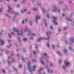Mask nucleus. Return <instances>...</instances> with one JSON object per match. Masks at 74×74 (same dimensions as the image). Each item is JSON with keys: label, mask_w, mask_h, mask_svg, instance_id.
Listing matches in <instances>:
<instances>
[{"label": "nucleus", "mask_w": 74, "mask_h": 74, "mask_svg": "<svg viewBox=\"0 0 74 74\" xmlns=\"http://www.w3.org/2000/svg\"><path fill=\"white\" fill-rule=\"evenodd\" d=\"M57 53L58 54V55H61V54L59 52H58Z\"/></svg>", "instance_id": "9"}, {"label": "nucleus", "mask_w": 74, "mask_h": 74, "mask_svg": "<svg viewBox=\"0 0 74 74\" xmlns=\"http://www.w3.org/2000/svg\"><path fill=\"white\" fill-rule=\"evenodd\" d=\"M53 18L54 20H56V19H57V18L55 17H53Z\"/></svg>", "instance_id": "13"}, {"label": "nucleus", "mask_w": 74, "mask_h": 74, "mask_svg": "<svg viewBox=\"0 0 74 74\" xmlns=\"http://www.w3.org/2000/svg\"><path fill=\"white\" fill-rule=\"evenodd\" d=\"M33 53L34 54H36V52L35 51H34Z\"/></svg>", "instance_id": "42"}, {"label": "nucleus", "mask_w": 74, "mask_h": 74, "mask_svg": "<svg viewBox=\"0 0 74 74\" xmlns=\"http://www.w3.org/2000/svg\"><path fill=\"white\" fill-rule=\"evenodd\" d=\"M50 28L51 30H52V29H53V27L51 26L50 27Z\"/></svg>", "instance_id": "14"}, {"label": "nucleus", "mask_w": 74, "mask_h": 74, "mask_svg": "<svg viewBox=\"0 0 74 74\" xmlns=\"http://www.w3.org/2000/svg\"><path fill=\"white\" fill-rule=\"evenodd\" d=\"M36 23H37V19H40V17H37V15H36Z\"/></svg>", "instance_id": "4"}, {"label": "nucleus", "mask_w": 74, "mask_h": 74, "mask_svg": "<svg viewBox=\"0 0 74 74\" xmlns=\"http://www.w3.org/2000/svg\"><path fill=\"white\" fill-rule=\"evenodd\" d=\"M51 73H53V71H51Z\"/></svg>", "instance_id": "51"}, {"label": "nucleus", "mask_w": 74, "mask_h": 74, "mask_svg": "<svg viewBox=\"0 0 74 74\" xmlns=\"http://www.w3.org/2000/svg\"><path fill=\"white\" fill-rule=\"evenodd\" d=\"M52 47H53V48H55V45H52Z\"/></svg>", "instance_id": "28"}, {"label": "nucleus", "mask_w": 74, "mask_h": 74, "mask_svg": "<svg viewBox=\"0 0 74 74\" xmlns=\"http://www.w3.org/2000/svg\"><path fill=\"white\" fill-rule=\"evenodd\" d=\"M17 56H18V57H19V55L18 54L17 55Z\"/></svg>", "instance_id": "58"}, {"label": "nucleus", "mask_w": 74, "mask_h": 74, "mask_svg": "<svg viewBox=\"0 0 74 74\" xmlns=\"http://www.w3.org/2000/svg\"><path fill=\"white\" fill-rule=\"evenodd\" d=\"M52 65H53V64H50V66H52Z\"/></svg>", "instance_id": "48"}, {"label": "nucleus", "mask_w": 74, "mask_h": 74, "mask_svg": "<svg viewBox=\"0 0 74 74\" xmlns=\"http://www.w3.org/2000/svg\"><path fill=\"white\" fill-rule=\"evenodd\" d=\"M8 42L10 43V40H8Z\"/></svg>", "instance_id": "45"}, {"label": "nucleus", "mask_w": 74, "mask_h": 74, "mask_svg": "<svg viewBox=\"0 0 74 74\" xmlns=\"http://www.w3.org/2000/svg\"><path fill=\"white\" fill-rule=\"evenodd\" d=\"M7 12H10V10H8L7 11Z\"/></svg>", "instance_id": "46"}, {"label": "nucleus", "mask_w": 74, "mask_h": 74, "mask_svg": "<svg viewBox=\"0 0 74 74\" xmlns=\"http://www.w3.org/2000/svg\"><path fill=\"white\" fill-rule=\"evenodd\" d=\"M27 29H25V31H24V32H26V31H27Z\"/></svg>", "instance_id": "53"}, {"label": "nucleus", "mask_w": 74, "mask_h": 74, "mask_svg": "<svg viewBox=\"0 0 74 74\" xmlns=\"http://www.w3.org/2000/svg\"><path fill=\"white\" fill-rule=\"evenodd\" d=\"M33 11H36V10H37V8H34L33 9Z\"/></svg>", "instance_id": "16"}, {"label": "nucleus", "mask_w": 74, "mask_h": 74, "mask_svg": "<svg viewBox=\"0 0 74 74\" xmlns=\"http://www.w3.org/2000/svg\"><path fill=\"white\" fill-rule=\"evenodd\" d=\"M0 34H1V36L2 35V34H1V32H0Z\"/></svg>", "instance_id": "59"}, {"label": "nucleus", "mask_w": 74, "mask_h": 74, "mask_svg": "<svg viewBox=\"0 0 74 74\" xmlns=\"http://www.w3.org/2000/svg\"><path fill=\"white\" fill-rule=\"evenodd\" d=\"M36 61V60H33V62H35Z\"/></svg>", "instance_id": "56"}, {"label": "nucleus", "mask_w": 74, "mask_h": 74, "mask_svg": "<svg viewBox=\"0 0 74 74\" xmlns=\"http://www.w3.org/2000/svg\"><path fill=\"white\" fill-rule=\"evenodd\" d=\"M67 29V28L66 27H65L64 28V30H66V29Z\"/></svg>", "instance_id": "40"}, {"label": "nucleus", "mask_w": 74, "mask_h": 74, "mask_svg": "<svg viewBox=\"0 0 74 74\" xmlns=\"http://www.w3.org/2000/svg\"><path fill=\"white\" fill-rule=\"evenodd\" d=\"M8 48H9V46H8Z\"/></svg>", "instance_id": "63"}, {"label": "nucleus", "mask_w": 74, "mask_h": 74, "mask_svg": "<svg viewBox=\"0 0 74 74\" xmlns=\"http://www.w3.org/2000/svg\"><path fill=\"white\" fill-rule=\"evenodd\" d=\"M69 41L71 42V41L72 42H74V39H73V38H71L69 40Z\"/></svg>", "instance_id": "5"}, {"label": "nucleus", "mask_w": 74, "mask_h": 74, "mask_svg": "<svg viewBox=\"0 0 74 74\" xmlns=\"http://www.w3.org/2000/svg\"><path fill=\"white\" fill-rule=\"evenodd\" d=\"M24 11H26V9H25L21 11V13H23V12H24Z\"/></svg>", "instance_id": "7"}, {"label": "nucleus", "mask_w": 74, "mask_h": 74, "mask_svg": "<svg viewBox=\"0 0 74 74\" xmlns=\"http://www.w3.org/2000/svg\"><path fill=\"white\" fill-rule=\"evenodd\" d=\"M13 29V31H14V32H17V33L19 35H20V36H21V34H20L18 32V30L17 29H15V28H14Z\"/></svg>", "instance_id": "3"}, {"label": "nucleus", "mask_w": 74, "mask_h": 74, "mask_svg": "<svg viewBox=\"0 0 74 74\" xmlns=\"http://www.w3.org/2000/svg\"><path fill=\"white\" fill-rule=\"evenodd\" d=\"M31 40H32L33 39V37H32L31 38Z\"/></svg>", "instance_id": "61"}, {"label": "nucleus", "mask_w": 74, "mask_h": 74, "mask_svg": "<svg viewBox=\"0 0 74 74\" xmlns=\"http://www.w3.org/2000/svg\"><path fill=\"white\" fill-rule=\"evenodd\" d=\"M8 10H11V8L10 6L8 7Z\"/></svg>", "instance_id": "15"}, {"label": "nucleus", "mask_w": 74, "mask_h": 74, "mask_svg": "<svg viewBox=\"0 0 74 74\" xmlns=\"http://www.w3.org/2000/svg\"><path fill=\"white\" fill-rule=\"evenodd\" d=\"M69 2L70 3H72V2H71V1H69Z\"/></svg>", "instance_id": "55"}, {"label": "nucleus", "mask_w": 74, "mask_h": 74, "mask_svg": "<svg viewBox=\"0 0 74 74\" xmlns=\"http://www.w3.org/2000/svg\"><path fill=\"white\" fill-rule=\"evenodd\" d=\"M46 34L47 35H48V34H49V33H48V32H47L46 33Z\"/></svg>", "instance_id": "52"}, {"label": "nucleus", "mask_w": 74, "mask_h": 74, "mask_svg": "<svg viewBox=\"0 0 74 74\" xmlns=\"http://www.w3.org/2000/svg\"><path fill=\"white\" fill-rule=\"evenodd\" d=\"M12 34H13V35H14L15 34H14V32H12Z\"/></svg>", "instance_id": "37"}, {"label": "nucleus", "mask_w": 74, "mask_h": 74, "mask_svg": "<svg viewBox=\"0 0 74 74\" xmlns=\"http://www.w3.org/2000/svg\"><path fill=\"white\" fill-rule=\"evenodd\" d=\"M63 68L64 69V68H65V67H64V66H63Z\"/></svg>", "instance_id": "49"}, {"label": "nucleus", "mask_w": 74, "mask_h": 74, "mask_svg": "<svg viewBox=\"0 0 74 74\" xmlns=\"http://www.w3.org/2000/svg\"><path fill=\"white\" fill-rule=\"evenodd\" d=\"M67 20L69 21H70V22H71L72 21V20L71 19H67Z\"/></svg>", "instance_id": "21"}, {"label": "nucleus", "mask_w": 74, "mask_h": 74, "mask_svg": "<svg viewBox=\"0 0 74 74\" xmlns=\"http://www.w3.org/2000/svg\"><path fill=\"white\" fill-rule=\"evenodd\" d=\"M61 63V61H59V63Z\"/></svg>", "instance_id": "44"}, {"label": "nucleus", "mask_w": 74, "mask_h": 74, "mask_svg": "<svg viewBox=\"0 0 74 74\" xmlns=\"http://www.w3.org/2000/svg\"><path fill=\"white\" fill-rule=\"evenodd\" d=\"M25 21H26V22H27V19H25Z\"/></svg>", "instance_id": "64"}, {"label": "nucleus", "mask_w": 74, "mask_h": 74, "mask_svg": "<svg viewBox=\"0 0 74 74\" xmlns=\"http://www.w3.org/2000/svg\"><path fill=\"white\" fill-rule=\"evenodd\" d=\"M56 11V10H55L53 11V12H55V11Z\"/></svg>", "instance_id": "57"}, {"label": "nucleus", "mask_w": 74, "mask_h": 74, "mask_svg": "<svg viewBox=\"0 0 74 74\" xmlns=\"http://www.w3.org/2000/svg\"><path fill=\"white\" fill-rule=\"evenodd\" d=\"M10 58H11V57H10V56H9L8 57V59H10Z\"/></svg>", "instance_id": "47"}, {"label": "nucleus", "mask_w": 74, "mask_h": 74, "mask_svg": "<svg viewBox=\"0 0 74 74\" xmlns=\"http://www.w3.org/2000/svg\"><path fill=\"white\" fill-rule=\"evenodd\" d=\"M27 40V39H26V38H25V39H23V41H26Z\"/></svg>", "instance_id": "11"}, {"label": "nucleus", "mask_w": 74, "mask_h": 74, "mask_svg": "<svg viewBox=\"0 0 74 74\" xmlns=\"http://www.w3.org/2000/svg\"><path fill=\"white\" fill-rule=\"evenodd\" d=\"M58 32H60V29H58Z\"/></svg>", "instance_id": "41"}, {"label": "nucleus", "mask_w": 74, "mask_h": 74, "mask_svg": "<svg viewBox=\"0 0 74 74\" xmlns=\"http://www.w3.org/2000/svg\"><path fill=\"white\" fill-rule=\"evenodd\" d=\"M29 71H30V72H32V70H31V69H30V67H29Z\"/></svg>", "instance_id": "18"}, {"label": "nucleus", "mask_w": 74, "mask_h": 74, "mask_svg": "<svg viewBox=\"0 0 74 74\" xmlns=\"http://www.w3.org/2000/svg\"><path fill=\"white\" fill-rule=\"evenodd\" d=\"M22 59L23 60V61L24 62H25V60H24V58H22Z\"/></svg>", "instance_id": "27"}, {"label": "nucleus", "mask_w": 74, "mask_h": 74, "mask_svg": "<svg viewBox=\"0 0 74 74\" xmlns=\"http://www.w3.org/2000/svg\"><path fill=\"white\" fill-rule=\"evenodd\" d=\"M3 9V8H1L0 9V11H1V10H2V9Z\"/></svg>", "instance_id": "32"}, {"label": "nucleus", "mask_w": 74, "mask_h": 74, "mask_svg": "<svg viewBox=\"0 0 74 74\" xmlns=\"http://www.w3.org/2000/svg\"><path fill=\"white\" fill-rule=\"evenodd\" d=\"M41 62L42 63V64H44V62L43 61V60H41Z\"/></svg>", "instance_id": "17"}, {"label": "nucleus", "mask_w": 74, "mask_h": 74, "mask_svg": "<svg viewBox=\"0 0 74 74\" xmlns=\"http://www.w3.org/2000/svg\"><path fill=\"white\" fill-rule=\"evenodd\" d=\"M46 16L47 17V18H49V15H47Z\"/></svg>", "instance_id": "24"}, {"label": "nucleus", "mask_w": 74, "mask_h": 74, "mask_svg": "<svg viewBox=\"0 0 74 74\" xmlns=\"http://www.w3.org/2000/svg\"><path fill=\"white\" fill-rule=\"evenodd\" d=\"M62 16H65V14H64V13H63L62 14Z\"/></svg>", "instance_id": "30"}, {"label": "nucleus", "mask_w": 74, "mask_h": 74, "mask_svg": "<svg viewBox=\"0 0 74 74\" xmlns=\"http://www.w3.org/2000/svg\"><path fill=\"white\" fill-rule=\"evenodd\" d=\"M3 73H4V74H5V70H3Z\"/></svg>", "instance_id": "22"}, {"label": "nucleus", "mask_w": 74, "mask_h": 74, "mask_svg": "<svg viewBox=\"0 0 74 74\" xmlns=\"http://www.w3.org/2000/svg\"><path fill=\"white\" fill-rule=\"evenodd\" d=\"M53 22L54 23V24H55V25H57L58 24V23H57V22H55V21H53Z\"/></svg>", "instance_id": "10"}, {"label": "nucleus", "mask_w": 74, "mask_h": 74, "mask_svg": "<svg viewBox=\"0 0 74 74\" xmlns=\"http://www.w3.org/2000/svg\"><path fill=\"white\" fill-rule=\"evenodd\" d=\"M2 1V0H0V2H1Z\"/></svg>", "instance_id": "62"}, {"label": "nucleus", "mask_w": 74, "mask_h": 74, "mask_svg": "<svg viewBox=\"0 0 74 74\" xmlns=\"http://www.w3.org/2000/svg\"><path fill=\"white\" fill-rule=\"evenodd\" d=\"M33 68H34V69H36V66H33Z\"/></svg>", "instance_id": "26"}, {"label": "nucleus", "mask_w": 74, "mask_h": 74, "mask_svg": "<svg viewBox=\"0 0 74 74\" xmlns=\"http://www.w3.org/2000/svg\"><path fill=\"white\" fill-rule=\"evenodd\" d=\"M32 71H35V69H32Z\"/></svg>", "instance_id": "38"}, {"label": "nucleus", "mask_w": 74, "mask_h": 74, "mask_svg": "<svg viewBox=\"0 0 74 74\" xmlns=\"http://www.w3.org/2000/svg\"><path fill=\"white\" fill-rule=\"evenodd\" d=\"M65 65L66 66H68L70 65V63L67 61H66L65 62Z\"/></svg>", "instance_id": "2"}, {"label": "nucleus", "mask_w": 74, "mask_h": 74, "mask_svg": "<svg viewBox=\"0 0 74 74\" xmlns=\"http://www.w3.org/2000/svg\"><path fill=\"white\" fill-rule=\"evenodd\" d=\"M0 41L1 42V44H2V45H3L4 44V42L3 41V40L1 39L0 40Z\"/></svg>", "instance_id": "6"}, {"label": "nucleus", "mask_w": 74, "mask_h": 74, "mask_svg": "<svg viewBox=\"0 0 74 74\" xmlns=\"http://www.w3.org/2000/svg\"><path fill=\"white\" fill-rule=\"evenodd\" d=\"M64 52H65V53H66V52H67V50L65 49L64 50Z\"/></svg>", "instance_id": "20"}, {"label": "nucleus", "mask_w": 74, "mask_h": 74, "mask_svg": "<svg viewBox=\"0 0 74 74\" xmlns=\"http://www.w3.org/2000/svg\"><path fill=\"white\" fill-rule=\"evenodd\" d=\"M11 63H12V62H9V64H11Z\"/></svg>", "instance_id": "31"}, {"label": "nucleus", "mask_w": 74, "mask_h": 74, "mask_svg": "<svg viewBox=\"0 0 74 74\" xmlns=\"http://www.w3.org/2000/svg\"><path fill=\"white\" fill-rule=\"evenodd\" d=\"M47 45L48 46L49 48V44L47 43Z\"/></svg>", "instance_id": "19"}, {"label": "nucleus", "mask_w": 74, "mask_h": 74, "mask_svg": "<svg viewBox=\"0 0 74 74\" xmlns=\"http://www.w3.org/2000/svg\"><path fill=\"white\" fill-rule=\"evenodd\" d=\"M69 49H70V50H71L72 48L71 47H69Z\"/></svg>", "instance_id": "25"}, {"label": "nucleus", "mask_w": 74, "mask_h": 74, "mask_svg": "<svg viewBox=\"0 0 74 74\" xmlns=\"http://www.w3.org/2000/svg\"><path fill=\"white\" fill-rule=\"evenodd\" d=\"M9 37H11V34H9V35H8Z\"/></svg>", "instance_id": "29"}, {"label": "nucleus", "mask_w": 74, "mask_h": 74, "mask_svg": "<svg viewBox=\"0 0 74 74\" xmlns=\"http://www.w3.org/2000/svg\"><path fill=\"white\" fill-rule=\"evenodd\" d=\"M24 20H23L22 22V24H23V23H24Z\"/></svg>", "instance_id": "23"}, {"label": "nucleus", "mask_w": 74, "mask_h": 74, "mask_svg": "<svg viewBox=\"0 0 74 74\" xmlns=\"http://www.w3.org/2000/svg\"><path fill=\"white\" fill-rule=\"evenodd\" d=\"M57 47H59V45H58L57 46Z\"/></svg>", "instance_id": "60"}, {"label": "nucleus", "mask_w": 74, "mask_h": 74, "mask_svg": "<svg viewBox=\"0 0 74 74\" xmlns=\"http://www.w3.org/2000/svg\"><path fill=\"white\" fill-rule=\"evenodd\" d=\"M22 67V65H21L19 66V67Z\"/></svg>", "instance_id": "33"}, {"label": "nucleus", "mask_w": 74, "mask_h": 74, "mask_svg": "<svg viewBox=\"0 0 74 74\" xmlns=\"http://www.w3.org/2000/svg\"><path fill=\"white\" fill-rule=\"evenodd\" d=\"M42 12H43V13H44V10H42Z\"/></svg>", "instance_id": "50"}, {"label": "nucleus", "mask_w": 74, "mask_h": 74, "mask_svg": "<svg viewBox=\"0 0 74 74\" xmlns=\"http://www.w3.org/2000/svg\"><path fill=\"white\" fill-rule=\"evenodd\" d=\"M43 70V68H40L38 71V72H39V71H41V70Z\"/></svg>", "instance_id": "8"}, {"label": "nucleus", "mask_w": 74, "mask_h": 74, "mask_svg": "<svg viewBox=\"0 0 74 74\" xmlns=\"http://www.w3.org/2000/svg\"><path fill=\"white\" fill-rule=\"evenodd\" d=\"M46 69H48V66H46Z\"/></svg>", "instance_id": "39"}, {"label": "nucleus", "mask_w": 74, "mask_h": 74, "mask_svg": "<svg viewBox=\"0 0 74 74\" xmlns=\"http://www.w3.org/2000/svg\"><path fill=\"white\" fill-rule=\"evenodd\" d=\"M44 55H45V56L46 57H48L47 54L45 53H44Z\"/></svg>", "instance_id": "12"}, {"label": "nucleus", "mask_w": 74, "mask_h": 74, "mask_svg": "<svg viewBox=\"0 0 74 74\" xmlns=\"http://www.w3.org/2000/svg\"><path fill=\"white\" fill-rule=\"evenodd\" d=\"M13 69H14V70H15V71H16V69L14 68V67H13Z\"/></svg>", "instance_id": "36"}, {"label": "nucleus", "mask_w": 74, "mask_h": 74, "mask_svg": "<svg viewBox=\"0 0 74 74\" xmlns=\"http://www.w3.org/2000/svg\"><path fill=\"white\" fill-rule=\"evenodd\" d=\"M48 73H49V69L48 70Z\"/></svg>", "instance_id": "54"}, {"label": "nucleus", "mask_w": 74, "mask_h": 74, "mask_svg": "<svg viewBox=\"0 0 74 74\" xmlns=\"http://www.w3.org/2000/svg\"><path fill=\"white\" fill-rule=\"evenodd\" d=\"M19 6H20L19 4H18V5H17V7H19Z\"/></svg>", "instance_id": "35"}, {"label": "nucleus", "mask_w": 74, "mask_h": 74, "mask_svg": "<svg viewBox=\"0 0 74 74\" xmlns=\"http://www.w3.org/2000/svg\"><path fill=\"white\" fill-rule=\"evenodd\" d=\"M28 63L29 65H30V62H28Z\"/></svg>", "instance_id": "34"}, {"label": "nucleus", "mask_w": 74, "mask_h": 74, "mask_svg": "<svg viewBox=\"0 0 74 74\" xmlns=\"http://www.w3.org/2000/svg\"><path fill=\"white\" fill-rule=\"evenodd\" d=\"M47 36H48V38H39V39H38L37 40V41H41V40H49V37H48V35H47Z\"/></svg>", "instance_id": "1"}, {"label": "nucleus", "mask_w": 74, "mask_h": 74, "mask_svg": "<svg viewBox=\"0 0 74 74\" xmlns=\"http://www.w3.org/2000/svg\"><path fill=\"white\" fill-rule=\"evenodd\" d=\"M35 35V34H32V36H34Z\"/></svg>", "instance_id": "43"}]
</instances>
